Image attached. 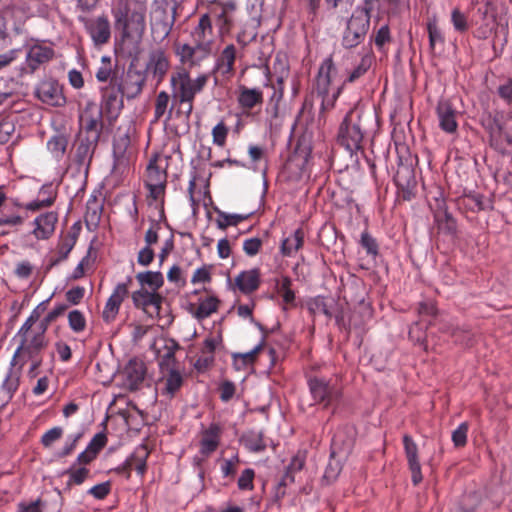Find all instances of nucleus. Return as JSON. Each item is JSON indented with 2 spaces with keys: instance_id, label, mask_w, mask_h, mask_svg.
I'll use <instances>...</instances> for the list:
<instances>
[{
  "instance_id": "1",
  "label": "nucleus",
  "mask_w": 512,
  "mask_h": 512,
  "mask_svg": "<svg viewBox=\"0 0 512 512\" xmlns=\"http://www.w3.org/2000/svg\"><path fill=\"white\" fill-rule=\"evenodd\" d=\"M209 76L201 74L196 79L190 78L189 72L185 68H178L171 74L170 85L174 99L181 105H188L186 118L188 119L193 110V101L195 95L203 90L207 84Z\"/></svg>"
},
{
  "instance_id": "2",
  "label": "nucleus",
  "mask_w": 512,
  "mask_h": 512,
  "mask_svg": "<svg viewBox=\"0 0 512 512\" xmlns=\"http://www.w3.org/2000/svg\"><path fill=\"white\" fill-rule=\"evenodd\" d=\"M363 139L362 112L358 108L350 109L339 126L338 143L352 157L353 155L357 156L358 152L364 154L362 150ZM356 161H358V157H356Z\"/></svg>"
},
{
  "instance_id": "3",
  "label": "nucleus",
  "mask_w": 512,
  "mask_h": 512,
  "mask_svg": "<svg viewBox=\"0 0 512 512\" xmlns=\"http://www.w3.org/2000/svg\"><path fill=\"white\" fill-rule=\"evenodd\" d=\"M335 73L336 68L333 59L329 56L321 63L315 81V92L317 96L321 98L322 112L334 107L336 100L342 91V86H339L331 93V84Z\"/></svg>"
},
{
  "instance_id": "4",
  "label": "nucleus",
  "mask_w": 512,
  "mask_h": 512,
  "mask_svg": "<svg viewBox=\"0 0 512 512\" xmlns=\"http://www.w3.org/2000/svg\"><path fill=\"white\" fill-rule=\"evenodd\" d=\"M371 17L363 9H354L346 20L345 29L342 32L341 45L346 49L359 46L366 38L370 28Z\"/></svg>"
},
{
  "instance_id": "5",
  "label": "nucleus",
  "mask_w": 512,
  "mask_h": 512,
  "mask_svg": "<svg viewBox=\"0 0 512 512\" xmlns=\"http://www.w3.org/2000/svg\"><path fill=\"white\" fill-rule=\"evenodd\" d=\"M351 447V439H344L343 433L337 431L331 441L330 457L322 478L326 484H331L337 480L343 468V460L346 458Z\"/></svg>"
},
{
  "instance_id": "6",
  "label": "nucleus",
  "mask_w": 512,
  "mask_h": 512,
  "mask_svg": "<svg viewBox=\"0 0 512 512\" xmlns=\"http://www.w3.org/2000/svg\"><path fill=\"white\" fill-rule=\"evenodd\" d=\"M177 4L168 3L158 5L153 9L150 16L152 37L155 41L162 42L171 33L176 20Z\"/></svg>"
},
{
  "instance_id": "7",
  "label": "nucleus",
  "mask_w": 512,
  "mask_h": 512,
  "mask_svg": "<svg viewBox=\"0 0 512 512\" xmlns=\"http://www.w3.org/2000/svg\"><path fill=\"white\" fill-rule=\"evenodd\" d=\"M310 394L315 403L324 407L338 405L342 399L341 388L332 380L323 377H310L308 379Z\"/></svg>"
},
{
  "instance_id": "8",
  "label": "nucleus",
  "mask_w": 512,
  "mask_h": 512,
  "mask_svg": "<svg viewBox=\"0 0 512 512\" xmlns=\"http://www.w3.org/2000/svg\"><path fill=\"white\" fill-rule=\"evenodd\" d=\"M115 28L121 32L122 38L140 40L146 30V13L114 12Z\"/></svg>"
},
{
  "instance_id": "9",
  "label": "nucleus",
  "mask_w": 512,
  "mask_h": 512,
  "mask_svg": "<svg viewBox=\"0 0 512 512\" xmlns=\"http://www.w3.org/2000/svg\"><path fill=\"white\" fill-rule=\"evenodd\" d=\"M34 97L51 107H62L66 104L63 85L53 77H45L35 85Z\"/></svg>"
},
{
  "instance_id": "10",
  "label": "nucleus",
  "mask_w": 512,
  "mask_h": 512,
  "mask_svg": "<svg viewBox=\"0 0 512 512\" xmlns=\"http://www.w3.org/2000/svg\"><path fill=\"white\" fill-rule=\"evenodd\" d=\"M103 112L94 101H88L80 116V136L99 141L103 129Z\"/></svg>"
},
{
  "instance_id": "11",
  "label": "nucleus",
  "mask_w": 512,
  "mask_h": 512,
  "mask_svg": "<svg viewBox=\"0 0 512 512\" xmlns=\"http://www.w3.org/2000/svg\"><path fill=\"white\" fill-rule=\"evenodd\" d=\"M398 158L399 161L397 171L394 175V182L401 192L402 199L409 201L415 195L414 190L417 184L413 163L410 158Z\"/></svg>"
},
{
  "instance_id": "12",
  "label": "nucleus",
  "mask_w": 512,
  "mask_h": 512,
  "mask_svg": "<svg viewBox=\"0 0 512 512\" xmlns=\"http://www.w3.org/2000/svg\"><path fill=\"white\" fill-rule=\"evenodd\" d=\"M46 346H47V340H42L41 337H32L29 341H28L27 337H23V339H21L20 344L17 347V349L13 355L10 365L12 367H14L16 358L18 357V355L21 352H23L32 361L29 372H28L29 376L36 377L37 369L42 364V357L40 356V352Z\"/></svg>"
},
{
  "instance_id": "13",
  "label": "nucleus",
  "mask_w": 512,
  "mask_h": 512,
  "mask_svg": "<svg viewBox=\"0 0 512 512\" xmlns=\"http://www.w3.org/2000/svg\"><path fill=\"white\" fill-rule=\"evenodd\" d=\"M101 106L99 109L106 114L110 121L116 120L124 107L125 94L118 85L100 86Z\"/></svg>"
},
{
  "instance_id": "14",
  "label": "nucleus",
  "mask_w": 512,
  "mask_h": 512,
  "mask_svg": "<svg viewBox=\"0 0 512 512\" xmlns=\"http://www.w3.org/2000/svg\"><path fill=\"white\" fill-rule=\"evenodd\" d=\"M120 73L118 87L125 94V97L130 100L139 96L146 81L145 73L133 66H129L126 72L121 69Z\"/></svg>"
},
{
  "instance_id": "15",
  "label": "nucleus",
  "mask_w": 512,
  "mask_h": 512,
  "mask_svg": "<svg viewBox=\"0 0 512 512\" xmlns=\"http://www.w3.org/2000/svg\"><path fill=\"white\" fill-rule=\"evenodd\" d=\"M55 56V51L50 46H45L41 43L31 45L26 53L25 64L28 73H35L42 65L50 62Z\"/></svg>"
},
{
  "instance_id": "16",
  "label": "nucleus",
  "mask_w": 512,
  "mask_h": 512,
  "mask_svg": "<svg viewBox=\"0 0 512 512\" xmlns=\"http://www.w3.org/2000/svg\"><path fill=\"white\" fill-rule=\"evenodd\" d=\"M402 440L408 468L411 472V480L413 485L416 486L423 480L421 464L418 457V446L408 434H405Z\"/></svg>"
},
{
  "instance_id": "17",
  "label": "nucleus",
  "mask_w": 512,
  "mask_h": 512,
  "mask_svg": "<svg viewBox=\"0 0 512 512\" xmlns=\"http://www.w3.org/2000/svg\"><path fill=\"white\" fill-rule=\"evenodd\" d=\"M99 141L78 136V140L75 144L74 161L78 165V169H84L87 173L97 148Z\"/></svg>"
},
{
  "instance_id": "18",
  "label": "nucleus",
  "mask_w": 512,
  "mask_h": 512,
  "mask_svg": "<svg viewBox=\"0 0 512 512\" xmlns=\"http://www.w3.org/2000/svg\"><path fill=\"white\" fill-rule=\"evenodd\" d=\"M145 363L137 358L129 360L126 364L124 374V385L131 391L139 389L146 376Z\"/></svg>"
},
{
  "instance_id": "19",
  "label": "nucleus",
  "mask_w": 512,
  "mask_h": 512,
  "mask_svg": "<svg viewBox=\"0 0 512 512\" xmlns=\"http://www.w3.org/2000/svg\"><path fill=\"white\" fill-rule=\"evenodd\" d=\"M436 113L439 120V127L446 133L457 131V111L449 100L442 99L438 102Z\"/></svg>"
},
{
  "instance_id": "20",
  "label": "nucleus",
  "mask_w": 512,
  "mask_h": 512,
  "mask_svg": "<svg viewBox=\"0 0 512 512\" xmlns=\"http://www.w3.org/2000/svg\"><path fill=\"white\" fill-rule=\"evenodd\" d=\"M162 377L159 380L160 393L167 399H172L181 389L184 383V376L178 369H170L161 372Z\"/></svg>"
},
{
  "instance_id": "21",
  "label": "nucleus",
  "mask_w": 512,
  "mask_h": 512,
  "mask_svg": "<svg viewBox=\"0 0 512 512\" xmlns=\"http://www.w3.org/2000/svg\"><path fill=\"white\" fill-rule=\"evenodd\" d=\"M128 296L125 284H117L110 297L108 298L102 312V318L105 322L113 321L119 313L120 306L124 299Z\"/></svg>"
},
{
  "instance_id": "22",
  "label": "nucleus",
  "mask_w": 512,
  "mask_h": 512,
  "mask_svg": "<svg viewBox=\"0 0 512 512\" xmlns=\"http://www.w3.org/2000/svg\"><path fill=\"white\" fill-rule=\"evenodd\" d=\"M236 47L233 44L227 45L215 61L212 73H219L221 76L230 78L235 71Z\"/></svg>"
},
{
  "instance_id": "23",
  "label": "nucleus",
  "mask_w": 512,
  "mask_h": 512,
  "mask_svg": "<svg viewBox=\"0 0 512 512\" xmlns=\"http://www.w3.org/2000/svg\"><path fill=\"white\" fill-rule=\"evenodd\" d=\"M131 299L137 309L146 311L148 307L152 306L157 313H159L163 302V297L158 292L147 288H140L132 292Z\"/></svg>"
},
{
  "instance_id": "24",
  "label": "nucleus",
  "mask_w": 512,
  "mask_h": 512,
  "mask_svg": "<svg viewBox=\"0 0 512 512\" xmlns=\"http://www.w3.org/2000/svg\"><path fill=\"white\" fill-rule=\"evenodd\" d=\"M434 219L438 224L441 231L451 236L457 233V221L448 212L447 205L444 199H436V207L434 209Z\"/></svg>"
},
{
  "instance_id": "25",
  "label": "nucleus",
  "mask_w": 512,
  "mask_h": 512,
  "mask_svg": "<svg viewBox=\"0 0 512 512\" xmlns=\"http://www.w3.org/2000/svg\"><path fill=\"white\" fill-rule=\"evenodd\" d=\"M222 428L217 423H211L207 429L202 432L200 440V453L208 457L215 452L220 444Z\"/></svg>"
},
{
  "instance_id": "26",
  "label": "nucleus",
  "mask_w": 512,
  "mask_h": 512,
  "mask_svg": "<svg viewBox=\"0 0 512 512\" xmlns=\"http://www.w3.org/2000/svg\"><path fill=\"white\" fill-rule=\"evenodd\" d=\"M87 31L95 45L106 44L111 36L109 20L106 16H99L87 26Z\"/></svg>"
},
{
  "instance_id": "27",
  "label": "nucleus",
  "mask_w": 512,
  "mask_h": 512,
  "mask_svg": "<svg viewBox=\"0 0 512 512\" xmlns=\"http://www.w3.org/2000/svg\"><path fill=\"white\" fill-rule=\"evenodd\" d=\"M121 69L117 64L113 65L111 57L103 56L95 77L103 85H118Z\"/></svg>"
},
{
  "instance_id": "28",
  "label": "nucleus",
  "mask_w": 512,
  "mask_h": 512,
  "mask_svg": "<svg viewBox=\"0 0 512 512\" xmlns=\"http://www.w3.org/2000/svg\"><path fill=\"white\" fill-rule=\"evenodd\" d=\"M169 69V61L162 50H156L150 53L146 65V72L153 75L160 83Z\"/></svg>"
},
{
  "instance_id": "29",
  "label": "nucleus",
  "mask_w": 512,
  "mask_h": 512,
  "mask_svg": "<svg viewBox=\"0 0 512 512\" xmlns=\"http://www.w3.org/2000/svg\"><path fill=\"white\" fill-rule=\"evenodd\" d=\"M260 285V271L257 268L242 271L235 277V286L244 294L256 291Z\"/></svg>"
},
{
  "instance_id": "30",
  "label": "nucleus",
  "mask_w": 512,
  "mask_h": 512,
  "mask_svg": "<svg viewBox=\"0 0 512 512\" xmlns=\"http://www.w3.org/2000/svg\"><path fill=\"white\" fill-rule=\"evenodd\" d=\"M58 215L55 212H47L39 215L35 220V229L33 231L34 235L38 239H47L49 238L55 229V224L57 223Z\"/></svg>"
},
{
  "instance_id": "31",
  "label": "nucleus",
  "mask_w": 512,
  "mask_h": 512,
  "mask_svg": "<svg viewBox=\"0 0 512 512\" xmlns=\"http://www.w3.org/2000/svg\"><path fill=\"white\" fill-rule=\"evenodd\" d=\"M478 13H480L481 19L475 22L476 28L473 31V35L480 40H486L496 29V17L492 14H488L487 9L482 11L479 8Z\"/></svg>"
},
{
  "instance_id": "32",
  "label": "nucleus",
  "mask_w": 512,
  "mask_h": 512,
  "mask_svg": "<svg viewBox=\"0 0 512 512\" xmlns=\"http://www.w3.org/2000/svg\"><path fill=\"white\" fill-rule=\"evenodd\" d=\"M170 96L166 91H161L155 99L154 117L151 124H155L165 116L164 123L167 124L172 119L173 106L169 108Z\"/></svg>"
},
{
  "instance_id": "33",
  "label": "nucleus",
  "mask_w": 512,
  "mask_h": 512,
  "mask_svg": "<svg viewBox=\"0 0 512 512\" xmlns=\"http://www.w3.org/2000/svg\"><path fill=\"white\" fill-rule=\"evenodd\" d=\"M304 244V232L296 229L292 234L281 241L280 252L285 257H292Z\"/></svg>"
},
{
  "instance_id": "34",
  "label": "nucleus",
  "mask_w": 512,
  "mask_h": 512,
  "mask_svg": "<svg viewBox=\"0 0 512 512\" xmlns=\"http://www.w3.org/2000/svg\"><path fill=\"white\" fill-rule=\"evenodd\" d=\"M263 102V93L259 88L240 87L238 103L244 109H252Z\"/></svg>"
},
{
  "instance_id": "35",
  "label": "nucleus",
  "mask_w": 512,
  "mask_h": 512,
  "mask_svg": "<svg viewBox=\"0 0 512 512\" xmlns=\"http://www.w3.org/2000/svg\"><path fill=\"white\" fill-rule=\"evenodd\" d=\"M482 125L489 134L490 145H497V137L503 130V123L501 116L497 114L488 113L482 118Z\"/></svg>"
},
{
  "instance_id": "36",
  "label": "nucleus",
  "mask_w": 512,
  "mask_h": 512,
  "mask_svg": "<svg viewBox=\"0 0 512 512\" xmlns=\"http://www.w3.org/2000/svg\"><path fill=\"white\" fill-rule=\"evenodd\" d=\"M214 211L217 214L216 225L221 230H226L229 226H237L253 214V212L246 214L227 213L217 207L214 208Z\"/></svg>"
},
{
  "instance_id": "37",
  "label": "nucleus",
  "mask_w": 512,
  "mask_h": 512,
  "mask_svg": "<svg viewBox=\"0 0 512 512\" xmlns=\"http://www.w3.org/2000/svg\"><path fill=\"white\" fill-rule=\"evenodd\" d=\"M240 441L250 452L259 453L266 449L263 431L249 430L242 435Z\"/></svg>"
},
{
  "instance_id": "38",
  "label": "nucleus",
  "mask_w": 512,
  "mask_h": 512,
  "mask_svg": "<svg viewBox=\"0 0 512 512\" xmlns=\"http://www.w3.org/2000/svg\"><path fill=\"white\" fill-rule=\"evenodd\" d=\"M141 288L148 287L151 291L158 292L164 284V277L160 271H144L136 275Z\"/></svg>"
},
{
  "instance_id": "39",
  "label": "nucleus",
  "mask_w": 512,
  "mask_h": 512,
  "mask_svg": "<svg viewBox=\"0 0 512 512\" xmlns=\"http://www.w3.org/2000/svg\"><path fill=\"white\" fill-rule=\"evenodd\" d=\"M68 143V137L64 134L53 135L47 141V149L57 162L63 159L67 150Z\"/></svg>"
},
{
  "instance_id": "40",
  "label": "nucleus",
  "mask_w": 512,
  "mask_h": 512,
  "mask_svg": "<svg viewBox=\"0 0 512 512\" xmlns=\"http://www.w3.org/2000/svg\"><path fill=\"white\" fill-rule=\"evenodd\" d=\"M265 342V336H263L261 342L257 344L252 350L246 352V353H234L232 355L233 358V365L237 370H240L247 365L253 364L256 355L262 350Z\"/></svg>"
},
{
  "instance_id": "41",
  "label": "nucleus",
  "mask_w": 512,
  "mask_h": 512,
  "mask_svg": "<svg viewBox=\"0 0 512 512\" xmlns=\"http://www.w3.org/2000/svg\"><path fill=\"white\" fill-rule=\"evenodd\" d=\"M166 352L162 355L159 361L160 372L169 371L170 369H177L175 352L179 349V344L171 339L165 345Z\"/></svg>"
},
{
  "instance_id": "42",
  "label": "nucleus",
  "mask_w": 512,
  "mask_h": 512,
  "mask_svg": "<svg viewBox=\"0 0 512 512\" xmlns=\"http://www.w3.org/2000/svg\"><path fill=\"white\" fill-rule=\"evenodd\" d=\"M114 12L123 13H147V0H117Z\"/></svg>"
},
{
  "instance_id": "43",
  "label": "nucleus",
  "mask_w": 512,
  "mask_h": 512,
  "mask_svg": "<svg viewBox=\"0 0 512 512\" xmlns=\"http://www.w3.org/2000/svg\"><path fill=\"white\" fill-rule=\"evenodd\" d=\"M175 54L183 65H188L189 67L200 65L192 45L186 43L177 44L175 46Z\"/></svg>"
},
{
  "instance_id": "44",
  "label": "nucleus",
  "mask_w": 512,
  "mask_h": 512,
  "mask_svg": "<svg viewBox=\"0 0 512 512\" xmlns=\"http://www.w3.org/2000/svg\"><path fill=\"white\" fill-rule=\"evenodd\" d=\"M76 243V239L74 237H66L58 246L57 254L58 256L56 258H51L50 262L46 268L47 271H49L52 267L58 265L60 262L67 259L69 253L73 249L74 245Z\"/></svg>"
},
{
  "instance_id": "45",
  "label": "nucleus",
  "mask_w": 512,
  "mask_h": 512,
  "mask_svg": "<svg viewBox=\"0 0 512 512\" xmlns=\"http://www.w3.org/2000/svg\"><path fill=\"white\" fill-rule=\"evenodd\" d=\"M20 384V375L17 372L13 371V367L11 366L4 381L2 382L1 389L7 396V402L10 401L16 391L19 388Z\"/></svg>"
},
{
  "instance_id": "46",
  "label": "nucleus",
  "mask_w": 512,
  "mask_h": 512,
  "mask_svg": "<svg viewBox=\"0 0 512 512\" xmlns=\"http://www.w3.org/2000/svg\"><path fill=\"white\" fill-rule=\"evenodd\" d=\"M212 22L208 14L200 17L198 25L195 27L192 36L194 40H212Z\"/></svg>"
},
{
  "instance_id": "47",
  "label": "nucleus",
  "mask_w": 512,
  "mask_h": 512,
  "mask_svg": "<svg viewBox=\"0 0 512 512\" xmlns=\"http://www.w3.org/2000/svg\"><path fill=\"white\" fill-rule=\"evenodd\" d=\"M332 305H335L334 301L329 304L325 297L318 295L308 302V309L312 314L322 313L331 318L333 315Z\"/></svg>"
},
{
  "instance_id": "48",
  "label": "nucleus",
  "mask_w": 512,
  "mask_h": 512,
  "mask_svg": "<svg viewBox=\"0 0 512 512\" xmlns=\"http://www.w3.org/2000/svg\"><path fill=\"white\" fill-rule=\"evenodd\" d=\"M148 451L144 446H139L136 450L129 456V459L133 463V468L139 475H144L146 472V461L148 458Z\"/></svg>"
},
{
  "instance_id": "49",
  "label": "nucleus",
  "mask_w": 512,
  "mask_h": 512,
  "mask_svg": "<svg viewBox=\"0 0 512 512\" xmlns=\"http://www.w3.org/2000/svg\"><path fill=\"white\" fill-rule=\"evenodd\" d=\"M167 173L158 167L155 161H150L147 166V180L145 184L166 185Z\"/></svg>"
},
{
  "instance_id": "50",
  "label": "nucleus",
  "mask_w": 512,
  "mask_h": 512,
  "mask_svg": "<svg viewBox=\"0 0 512 512\" xmlns=\"http://www.w3.org/2000/svg\"><path fill=\"white\" fill-rule=\"evenodd\" d=\"M219 300L215 296H210L202 300L195 312V317L199 320L208 318L218 309Z\"/></svg>"
},
{
  "instance_id": "51",
  "label": "nucleus",
  "mask_w": 512,
  "mask_h": 512,
  "mask_svg": "<svg viewBox=\"0 0 512 512\" xmlns=\"http://www.w3.org/2000/svg\"><path fill=\"white\" fill-rule=\"evenodd\" d=\"M497 145L490 146L503 156H512V134L509 131L502 130L497 137Z\"/></svg>"
},
{
  "instance_id": "52",
  "label": "nucleus",
  "mask_w": 512,
  "mask_h": 512,
  "mask_svg": "<svg viewBox=\"0 0 512 512\" xmlns=\"http://www.w3.org/2000/svg\"><path fill=\"white\" fill-rule=\"evenodd\" d=\"M292 280L288 276H282L281 280L277 282V293L282 297L285 304H294L295 293L291 289Z\"/></svg>"
},
{
  "instance_id": "53",
  "label": "nucleus",
  "mask_w": 512,
  "mask_h": 512,
  "mask_svg": "<svg viewBox=\"0 0 512 512\" xmlns=\"http://www.w3.org/2000/svg\"><path fill=\"white\" fill-rule=\"evenodd\" d=\"M68 324L75 333L83 332L86 328V319L80 310H72L68 313Z\"/></svg>"
},
{
  "instance_id": "54",
  "label": "nucleus",
  "mask_w": 512,
  "mask_h": 512,
  "mask_svg": "<svg viewBox=\"0 0 512 512\" xmlns=\"http://www.w3.org/2000/svg\"><path fill=\"white\" fill-rule=\"evenodd\" d=\"M75 466L76 463H74L66 472L69 475L68 485H81L89 476L90 470L88 468H75Z\"/></svg>"
},
{
  "instance_id": "55",
  "label": "nucleus",
  "mask_w": 512,
  "mask_h": 512,
  "mask_svg": "<svg viewBox=\"0 0 512 512\" xmlns=\"http://www.w3.org/2000/svg\"><path fill=\"white\" fill-rule=\"evenodd\" d=\"M370 38L371 41L375 43L376 47L382 50L383 47L392 40L389 25H382Z\"/></svg>"
},
{
  "instance_id": "56",
  "label": "nucleus",
  "mask_w": 512,
  "mask_h": 512,
  "mask_svg": "<svg viewBox=\"0 0 512 512\" xmlns=\"http://www.w3.org/2000/svg\"><path fill=\"white\" fill-rule=\"evenodd\" d=\"M361 246L366 250V253L373 258L379 254V247L376 239L367 231L361 233L360 239Z\"/></svg>"
},
{
  "instance_id": "57",
  "label": "nucleus",
  "mask_w": 512,
  "mask_h": 512,
  "mask_svg": "<svg viewBox=\"0 0 512 512\" xmlns=\"http://www.w3.org/2000/svg\"><path fill=\"white\" fill-rule=\"evenodd\" d=\"M468 430L469 424L467 422L460 423L458 427L453 430L451 438L455 447L460 448L466 445Z\"/></svg>"
},
{
  "instance_id": "58",
  "label": "nucleus",
  "mask_w": 512,
  "mask_h": 512,
  "mask_svg": "<svg viewBox=\"0 0 512 512\" xmlns=\"http://www.w3.org/2000/svg\"><path fill=\"white\" fill-rule=\"evenodd\" d=\"M427 31L429 36V46L432 50H434L436 44L444 43V36L441 30L438 28L436 20H431L427 23Z\"/></svg>"
},
{
  "instance_id": "59",
  "label": "nucleus",
  "mask_w": 512,
  "mask_h": 512,
  "mask_svg": "<svg viewBox=\"0 0 512 512\" xmlns=\"http://www.w3.org/2000/svg\"><path fill=\"white\" fill-rule=\"evenodd\" d=\"M195 50V55L199 64L206 58L209 57L212 51V40H195V45L193 46Z\"/></svg>"
},
{
  "instance_id": "60",
  "label": "nucleus",
  "mask_w": 512,
  "mask_h": 512,
  "mask_svg": "<svg viewBox=\"0 0 512 512\" xmlns=\"http://www.w3.org/2000/svg\"><path fill=\"white\" fill-rule=\"evenodd\" d=\"M371 66V57L364 56L362 57L360 63L353 69L345 82H354L361 76H363Z\"/></svg>"
},
{
  "instance_id": "61",
  "label": "nucleus",
  "mask_w": 512,
  "mask_h": 512,
  "mask_svg": "<svg viewBox=\"0 0 512 512\" xmlns=\"http://www.w3.org/2000/svg\"><path fill=\"white\" fill-rule=\"evenodd\" d=\"M255 477V471L251 468H246L242 471L238 478L237 485L240 490H253V480Z\"/></svg>"
},
{
  "instance_id": "62",
  "label": "nucleus",
  "mask_w": 512,
  "mask_h": 512,
  "mask_svg": "<svg viewBox=\"0 0 512 512\" xmlns=\"http://www.w3.org/2000/svg\"><path fill=\"white\" fill-rule=\"evenodd\" d=\"M451 22L457 32L463 33L468 29L467 17L457 8L453 9L451 13Z\"/></svg>"
},
{
  "instance_id": "63",
  "label": "nucleus",
  "mask_w": 512,
  "mask_h": 512,
  "mask_svg": "<svg viewBox=\"0 0 512 512\" xmlns=\"http://www.w3.org/2000/svg\"><path fill=\"white\" fill-rule=\"evenodd\" d=\"M63 435V429L59 426H55L48 431H46L42 437H41V444L48 448L50 447L54 442L59 440Z\"/></svg>"
},
{
  "instance_id": "64",
  "label": "nucleus",
  "mask_w": 512,
  "mask_h": 512,
  "mask_svg": "<svg viewBox=\"0 0 512 512\" xmlns=\"http://www.w3.org/2000/svg\"><path fill=\"white\" fill-rule=\"evenodd\" d=\"M82 436H83V434L81 432L68 435L64 446L58 453V456L63 458V457L70 455L73 452V450L75 449L77 442L82 438Z\"/></svg>"
}]
</instances>
